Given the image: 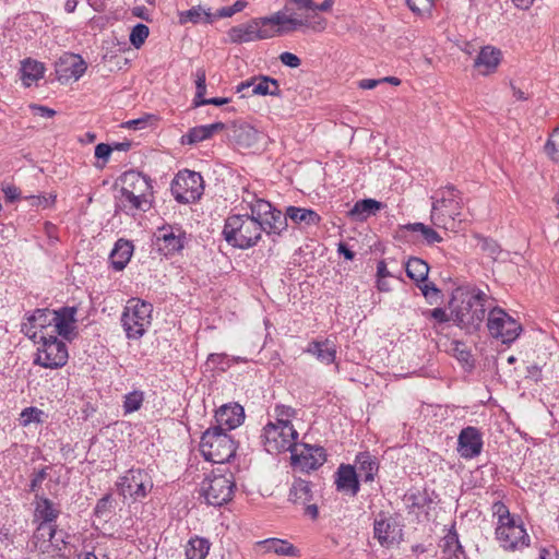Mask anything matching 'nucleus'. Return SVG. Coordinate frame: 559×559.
<instances>
[{
    "mask_svg": "<svg viewBox=\"0 0 559 559\" xmlns=\"http://www.w3.org/2000/svg\"><path fill=\"white\" fill-rule=\"evenodd\" d=\"M248 2L246 0H237L230 7H224L219 9L216 13L217 17H230L235 13L242 11L247 7Z\"/></svg>",
    "mask_w": 559,
    "mask_h": 559,
    "instance_id": "5fc2aeb1",
    "label": "nucleus"
},
{
    "mask_svg": "<svg viewBox=\"0 0 559 559\" xmlns=\"http://www.w3.org/2000/svg\"><path fill=\"white\" fill-rule=\"evenodd\" d=\"M355 466L342 464L336 472V488L338 491L355 497L359 491V479Z\"/></svg>",
    "mask_w": 559,
    "mask_h": 559,
    "instance_id": "5701e85b",
    "label": "nucleus"
},
{
    "mask_svg": "<svg viewBox=\"0 0 559 559\" xmlns=\"http://www.w3.org/2000/svg\"><path fill=\"white\" fill-rule=\"evenodd\" d=\"M200 450L206 461L224 464L235 455L236 443L221 427H211L201 438Z\"/></svg>",
    "mask_w": 559,
    "mask_h": 559,
    "instance_id": "39448f33",
    "label": "nucleus"
},
{
    "mask_svg": "<svg viewBox=\"0 0 559 559\" xmlns=\"http://www.w3.org/2000/svg\"><path fill=\"white\" fill-rule=\"evenodd\" d=\"M314 499L311 483L297 478L293 481L289 489L288 500L296 507L304 509L305 514L316 520L319 515L317 503L312 502Z\"/></svg>",
    "mask_w": 559,
    "mask_h": 559,
    "instance_id": "2eb2a0df",
    "label": "nucleus"
},
{
    "mask_svg": "<svg viewBox=\"0 0 559 559\" xmlns=\"http://www.w3.org/2000/svg\"><path fill=\"white\" fill-rule=\"evenodd\" d=\"M280 60L283 64L289 68H298L301 64V60L295 53L285 51L280 55Z\"/></svg>",
    "mask_w": 559,
    "mask_h": 559,
    "instance_id": "680f3d73",
    "label": "nucleus"
},
{
    "mask_svg": "<svg viewBox=\"0 0 559 559\" xmlns=\"http://www.w3.org/2000/svg\"><path fill=\"white\" fill-rule=\"evenodd\" d=\"M259 224L261 231L280 236L287 228V216L286 213L283 215L280 210L273 206L269 215Z\"/></svg>",
    "mask_w": 559,
    "mask_h": 559,
    "instance_id": "7c9ffc66",
    "label": "nucleus"
},
{
    "mask_svg": "<svg viewBox=\"0 0 559 559\" xmlns=\"http://www.w3.org/2000/svg\"><path fill=\"white\" fill-rule=\"evenodd\" d=\"M111 152H112V147L105 143H99L95 147V156L98 159H104L105 162L108 160Z\"/></svg>",
    "mask_w": 559,
    "mask_h": 559,
    "instance_id": "69168bd1",
    "label": "nucleus"
},
{
    "mask_svg": "<svg viewBox=\"0 0 559 559\" xmlns=\"http://www.w3.org/2000/svg\"><path fill=\"white\" fill-rule=\"evenodd\" d=\"M126 307L121 322L129 338H140L151 325L153 307L141 300H130Z\"/></svg>",
    "mask_w": 559,
    "mask_h": 559,
    "instance_id": "6e6552de",
    "label": "nucleus"
},
{
    "mask_svg": "<svg viewBox=\"0 0 559 559\" xmlns=\"http://www.w3.org/2000/svg\"><path fill=\"white\" fill-rule=\"evenodd\" d=\"M431 199V223L439 228L456 230L462 223V193L454 186H447L437 190Z\"/></svg>",
    "mask_w": 559,
    "mask_h": 559,
    "instance_id": "f03ea898",
    "label": "nucleus"
},
{
    "mask_svg": "<svg viewBox=\"0 0 559 559\" xmlns=\"http://www.w3.org/2000/svg\"><path fill=\"white\" fill-rule=\"evenodd\" d=\"M439 547L441 548L442 559H460L463 554L462 546L460 545L459 537L455 533L447 534Z\"/></svg>",
    "mask_w": 559,
    "mask_h": 559,
    "instance_id": "c9c22d12",
    "label": "nucleus"
},
{
    "mask_svg": "<svg viewBox=\"0 0 559 559\" xmlns=\"http://www.w3.org/2000/svg\"><path fill=\"white\" fill-rule=\"evenodd\" d=\"M492 514L498 519V525L502 523H510L511 520L515 519L511 515L509 508L502 501L493 502L491 507Z\"/></svg>",
    "mask_w": 559,
    "mask_h": 559,
    "instance_id": "09e8293b",
    "label": "nucleus"
},
{
    "mask_svg": "<svg viewBox=\"0 0 559 559\" xmlns=\"http://www.w3.org/2000/svg\"><path fill=\"white\" fill-rule=\"evenodd\" d=\"M272 207L273 205L269 201L259 199L251 205V214H249V217L260 223L269 215Z\"/></svg>",
    "mask_w": 559,
    "mask_h": 559,
    "instance_id": "c03bdc74",
    "label": "nucleus"
},
{
    "mask_svg": "<svg viewBox=\"0 0 559 559\" xmlns=\"http://www.w3.org/2000/svg\"><path fill=\"white\" fill-rule=\"evenodd\" d=\"M194 76H195V87H197L194 100L204 99L203 96L206 92V72L203 68H199V69H197Z\"/></svg>",
    "mask_w": 559,
    "mask_h": 559,
    "instance_id": "864d4df0",
    "label": "nucleus"
},
{
    "mask_svg": "<svg viewBox=\"0 0 559 559\" xmlns=\"http://www.w3.org/2000/svg\"><path fill=\"white\" fill-rule=\"evenodd\" d=\"M483 439L479 430L468 426L463 428L457 439V452L464 459H473L480 454Z\"/></svg>",
    "mask_w": 559,
    "mask_h": 559,
    "instance_id": "6ab92c4d",
    "label": "nucleus"
},
{
    "mask_svg": "<svg viewBox=\"0 0 559 559\" xmlns=\"http://www.w3.org/2000/svg\"><path fill=\"white\" fill-rule=\"evenodd\" d=\"M243 419V407L237 403L225 404L215 413L216 427H221L224 431L237 428L242 424Z\"/></svg>",
    "mask_w": 559,
    "mask_h": 559,
    "instance_id": "aec40b11",
    "label": "nucleus"
},
{
    "mask_svg": "<svg viewBox=\"0 0 559 559\" xmlns=\"http://www.w3.org/2000/svg\"><path fill=\"white\" fill-rule=\"evenodd\" d=\"M249 88H251V95H280V84L277 80L270 76H260L259 79L241 82L237 86V93L245 92Z\"/></svg>",
    "mask_w": 559,
    "mask_h": 559,
    "instance_id": "4be33fe9",
    "label": "nucleus"
},
{
    "mask_svg": "<svg viewBox=\"0 0 559 559\" xmlns=\"http://www.w3.org/2000/svg\"><path fill=\"white\" fill-rule=\"evenodd\" d=\"M2 192L4 194V198L8 202H14L20 199L21 191L17 187L14 185H3L2 186Z\"/></svg>",
    "mask_w": 559,
    "mask_h": 559,
    "instance_id": "e2e57ef3",
    "label": "nucleus"
},
{
    "mask_svg": "<svg viewBox=\"0 0 559 559\" xmlns=\"http://www.w3.org/2000/svg\"><path fill=\"white\" fill-rule=\"evenodd\" d=\"M490 335L503 344L513 343L522 332V325L502 308H492L487 318Z\"/></svg>",
    "mask_w": 559,
    "mask_h": 559,
    "instance_id": "9d476101",
    "label": "nucleus"
},
{
    "mask_svg": "<svg viewBox=\"0 0 559 559\" xmlns=\"http://www.w3.org/2000/svg\"><path fill=\"white\" fill-rule=\"evenodd\" d=\"M133 253V245L131 241L126 239H119L111 253L110 263L116 271H122L129 263Z\"/></svg>",
    "mask_w": 559,
    "mask_h": 559,
    "instance_id": "c85d7f7f",
    "label": "nucleus"
},
{
    "mask_svg": "<svg viewBox=\"0 0 559 559\" xmlns=\"http://www.w3.org/2000/svg\"><path fill=\"white\" fill-rule=\"evenodd\" d=\"M59 515V510L55 508L52 501L48 498L36 496V506L34 516L39 522L52 524Z\"/></svg>",
    "mask_w": 559,
    "mask_h": 559,
    "instance_id": "473e14b6",
    "label": "nucleus"
},
{
    "mask_svg": "<svg viewBox=\"0 0 559 559\" xmlns=\"http://www.w3.org/2000/svg\"><path fill=\"white\" fill-rule=\"evenodd\" d=\"M481 250L488 253L489 257L496 259L500 253V247L493 239L484 238L481 240Z\"/></svg>",
    "mask_w": 559,
    "mask_h": 559,
    "instance_id": "13d9d810",
    "label": "nucleus"
},
{
    "mask_svg": "<svg viewBox=\"0 0 559 559\" xmlns=\"http://www.w3.org/2000/svg\"><path fill=\"white\" fill-rule=\"evenodd\" d=\"M144 401V393L140 390H134L124 396L123 412L124 414H131L139 411Z\"/></svg>",
    "mask_w": 559,
    "mask_h": 559,
    "instance_id": "79ce46f5",
    "label": "nucleus"
},
{
    "mask_svg": "<svg viewBox=\"0 0 559 559\" xmlns=\"http://www.w3.org/2000/svg\"><path fill=\"white\" fill-rule=\"evenodd\" d=\"M171 193L182 204L191 203L201 198L204 186L199 173L185 169L179 171L171 182Z\"/></svg>",
    "mask_w": 559,
    "mask_h": 559,
    "instance_id": "9b49d317",
    "label": "nucleus"
},
{
    "mask_svg": "<svg viewBox=\"0 0 559 559\" xmlns=\"http://www.w3.org/2000/svg\"><path fill=\"white\" fill-rule=\"evenodd\" d=\"M76 312L78 309L75 307H62L59 310H52V333L71 341L74 336Z\"/></svg>",
    "mask_w": 559,
    "mask_h": 559,
    "instance_id": "a211bd4d",
    "label": "nucleus"
},
{
    "mask_svg": "<svg viewBox=\"0 0 559 559\" xmlns=\"http://www.w3.org/2000/svg\"><path fill=\"white\" fill-rule=\"evenodd\" d=\"M261 545L264 547L265 551L274 552L280 556H296L297 549L295 546L287 540L278 539V538H270L261 542Z\"/></svg>",
    "mask_w": 559,
    "mask_h": 559,
    "instance_id": "58836bf2",
    "label": "nucleus"
},
{
    "mask_svg": "<svg viewBox=\"0 0 559 559\" xmlns=\"http://www.w3.org/2000/svg\"><path fill=\"white\" fill-rule=\"evenodd\" d=\"M53 318L50 309H36L27 318V322L22 323L21 331L29 338L36 341L40 336H48L52 333Z\"/></svg>",
    "mask_w": 559,
    "mask_h": 559,
    "instance_id": "dca6fc26",
    "label": "nucleus"
},
{
    "mask_svg": "<svg viewBox=\"0 0 559 559\" xmlns=\"http://www.w3.org/2000/svg\"><path fill=\"white\" fill-rule=\"evenodd\" d=\"M286 216L287 219L304 228L318 226L322 219L313 210L293 205L286 209Z\"/></svg>",
    "mask_w": 559,
    "mask_h": 559,
    "instance_id": "393cba45",
    "label": "nucleus"
},
{
    "mask_svg": "<svg viewBox=\"0 0 559 559\" xmlns=\"http://www.w3.org/2000/svg\"><path fill=\"white\" fill-rule=\"evenodd\" d=\"M210 546L211 545L206 538L199 536L192 537L186 546V558L205 559L209 554Z\"/></svg>",
    "mask_w": 559,
    "mask_h": 559,
    "instance_id": "e433bc0d",
    "label": "nucleus"
},
{
    "mask_svg": "<svg viewBox=\"0 0 559 559\" xmlns=\"http://www.w3.org/2000/svg\"><path fill=\"white\" fill-rule=\"evenodd\" d=\"M435 0H407L408 8L418 15L430 13Z\"/></svg>",
    "mask_w": 559,
    "mask_h": 559,
    "instance_id": "603ef678",
    "label": "nucleus"
},
{
    "mask_svg": "<svg viewBox=\"0 0 559 559\" xmlns=\"http://www.w3.org/2000/svg\"><path fill=\"white\" fill-rule=\"evenodd\" d=\"M497 539L504 549L515 550L528 546L530 537L520 520L513 519L510 523L497 525Z\"/></svg>",
    "mask_w": 559,
    "mask_h": 559,
    "instance_id": "4468645a",
    "label": "nucleus"
},
{
    "mask_svg": "<svg viewBox=\"0 0 559 559\" xmlns=\"http://www.w3.org/2000/svg\"><path fill=\"white\" fill-rule=\"evenodd\" d=\"M24 199L27 200L33 206H41L45 209L55 203L56 195H27Z\"/></svg>",
    "mask_w": 559,
    "mask_h": 559,
    "instance_id": "6e6d98bb",
    "label": "nucleus"
},
{
    "mask_svg": "<svg viewBox=\"0 0 559 559\" xmlns=\"http://www.w3.org/2000/svg\"><path fill=\"white\" fill-rule=\"evenodd\" d=\"M56 535V526L53 524L39 522L37 525L33 538L32 544H37L39 542H44L50 538H55Z\"/></svg>",
    "mask_w": 559,
    "mask_h": 559,
    "instance_id": "37998d69",
    "label": "nucleus"
},
{
    "mask_svg": "<svg viewBox=\"0 0 559 559\" xmlns=\"http://www.w3.org/2000/svg\"><path fill=\"white\" fill-rule=\"evenodd\" d=\"M44 70L43 63L32 59L24 60L21 67V80L23 84L31 86L43 76Z\"/></svg>",
    "mask_w": 559,
    "mask_h": 559,
    "instance_id": "f704fd0d",
    "label": "nucleus"
},
{
    "mask_svg": "<svg viewBox=\"0 0 559 559\" xmlns=\"http://www.w3.org/2000/svg\"><path fill=\"white\" fill-rule=\"evenodd\" d=\"M274 412L276 415V421L274 423L278 425H292L290 418L296 415V411L286 405H276Z\"/></svg>",
    "mask_w": 559,
    "mask_h": 559,
    "instance_id": "8fccbe9b",
    "label": "nucleus"
},
{
    "mask_svg": "<svg viewBox=\"0 0 559 559\" xmlns=\"http://www.w3.org/2000/svg\"><path fill=\"white\" fill-rule=\"evenodd\" d=\"M60 71L66 73L67 78L79 80L86 71V62L81 56L74 53H64L59 62Z\"/></svg>",
    "mask_w": 559,
    "mask_h": 559,
    "instance_id": "c756f323",
    "label": "nucleus"
},
{
    "mask_svg": "<svg viewBox=\"0 0 559 559\" xmlns=\"http://www.w3.org/2000/svg\"><path fill=\"white\" fill-rule=\"evenodd\" d=\"M401 228L414 233H420L428 245H433L436 242L442 241V237L435 229L423 223H408L402 226Z\"/></svg>",
    "mask_w": 559,
    "mask_h": 559,
    "instance_id": "a19ab883",
    "label": "nucleus"
},
{
    "mask_svg": "<svg viewBox=\"0 0 559 559\" xmlns=\"http://www.w3.org/2000/svg\"><path fill=\"white\" fill-rule=\"evenodd\" d=\"M156 243L165 255L180 251L185 246V233L179 227L163 226L157 229Z\"/></svg>",
    "mask_w": 559,
    "mask_h": 559,
    "instance_id": "f3484780",
    "label": "nucleus"
},
{
    "mask_svg": "<svg viewBox=\"0 0 559 559\" xmlns=\"http://www.w3.org/2000/svg\"><path fill=\"white\" fill-rule=\"evenodd\" d=\"M487 300L488 296L479 289L462 294L460 304L451 311L453 322L468 333L476 332L486 317Z\"/></svg>",
    "mask_w": 559,
    "mask_h": 559,
    "instance_id": "7ed1b4c3",
    "label": "nucleus"
},
{
    "mask_svg": "<svg viewBox=\"0 0 559 559\" xmlns=\"http://www.w3.org/2000/svg\"><path fill=\"white\" fill-rule=\"evenodd\" d=\"M46 477V468H41L37 473H35L31 480L29 490L33 492L37 491V489L40 487L41 483L45 480Z\"/></svg>",
    "mask_w": 559,
    "mask_h": 559,
    "instance_id": "0e129e2a",
    "label": "nucleus"
},
{
    "mask_svg": "<svg viewBox=\"0 0 559 559\" xmlns=\"http://www.w3.org/2000/svg\"><path fill=\"white\" fill-rule=\"evenodd\" d=\"M235 481L233 474L207 475L200 485V496L207 504L221 507L227 503L234 493Z\"/></svg>",
    "mask_w": 559,
    "mask_h": 559,
    "instance_id": "0eeeda50",
    "label": "nucleus"
},
{
    "mask_svg": "<svg viewBox=\"0 0 559 559\" xmlns=\"http://www.w3.org/2000/svg\"><path fill=\"white\" fill-rule=\"evenodd\" d=\"M289 12L290 8L286 4L282 11H277L271 16L253 19L246 24L234 26L228 32L229 39L231 43L239 44L267 39L274 35L294 32L304 22L298 21Z\"/></svg>",
    "mask_w": 559,
    "mask_h": 559,
    "instance_id": "f257e3e1",
    "label": "nucleus"
},
{
    "mask_svg": "<svg viewBox=\"0 0 559 559\" xmlns=\"http://www.w3.org/2000/svg\"><path fill=\"white\" fill-rule=\"evenodd\" d=\"M453 352L455 357L464 364H471L472 355L468 350L464 348V344L460 342L454 343Z\"/></svg>",
    "mask_w": 559,
    "mask_h": 559,
    "instance_id": "052dcab7",
    "label": "nucleus"
},
{
    "mask_svg": "<svg viewBox=\"0 0 559 559\" xmlns=\"http://www.w3.org/2000/svg\"><path fill=\"white\" fill-rule=\"evenodd\" d=\"M29 108L34 115H38L45 118H51L56 115V111L53 109L48 108L46 106L32 104Z\"/></svg>",
    "mask_w": 559,
    "mask_h": 559,
    "instance_id": "774afa93",
    "label": "nucleus"
},
{
    "mask_svg": "<svg viewBox=\"0 0 559 559\" xmlns=\"http://www.w3.org/2000/svg\"><path fill=\"white\" fill-rule=\"evenodd\" d=\"M122 187L120 193H129L133 191L134 194L140 197H152V183L150 178L141 173L131 170L127 171L121 177Z\"/></svg>",
    "mask_w": 559,
    "mask_h": 559,
    "instance_id": "412c9836",
    "label": "nucleus"
},
{
    "mask_svg": "<svg viewBox=\"0 0 559 559\" xmlns=\"http://www.w3.org/2000/svg\"><path fill=\"white\" fill-rule=\"evenodd\" d=\"M500 60L501 51L495 47L486 46L479 51L474 61V67L479 70L480 74L487 75L496 71Z\"/></svg>",
    "mask_w": 559,
    "mask_h": 559,
    "instance_id": "b1692460",
    "label": "nucleus"
},
{
    "mask_svg": "<svg viewBox=\"0 0 559 559\" xmlns=\"http://www.w3.org/2000/svg\"><path fill=\"white\" fill-rule=\"evenodd\" d=\"M223 235L228 245L249 249L261 239V226L249 214H234L226 218Z\"/></svg>",
    "mask_w": 559,
    "mask_h": 559,
    "instance_id": "20e7f679",
    "label": "nucleus"
},
{
    "mask_svg": "<svg viewBox=\"0 0 559 559\" xmlns=\"http://www.w3.org/2000/svg\"><path fill=\"white\" fill-rule=\"evenodd\" d=\"M296 19H297L298 21H302V22H304V24H301V25H298V26H297V29H298V28H300V27L306 26V27H310V28H312V29H313V31H316V32H322V31H324V29H325V27H326V21H325V19H323V17H318V20H316V21H313V22H311V21L308 19V16H305L304 19H298V17H296Z\"/></svg>",
    "mask_w": 559,
    "mask_h": 559,
    "instance_id": "4d7b16f0",
    "label": "nucleus"
},
{
    "mask_svg": "<svg viewBox=\"0 0 559 559\" xmlns=\"http://www.w3.org/2000/svg\"><path fill=\"white\" fill-rule=\"evenodd\" d=\"M35 342L40 344L34 359L36 365L56 369L67 364L69 357L67 345L57 335L51 333L48 336H40Z\"/></svg>",
    "mask_w": 559,
    "mask_h": 559,
    "instance_id": "1a4fd4ad",
    "label": "nucleus"
},
{
    "mask_svg": "<svg viewBox=\"0 0 559 559\" xmlns=\"http://www.w3.org/2000/svg\"><path fill=\"white\" fill-rule=\"evenodd\" d=\"M399 531L394 522L385 519L376 520L373 536L382 547L390 548L397 540Z\"/></svg>",
    "mask_w": 559,
    "mask_h": 559,
    "instance_id": "a878e982",
    "label": "nucleus"
},
{
    "mask_svg": "<svg viewBox=\"0 0 559 559\" xmlns=\"http://www.w3.org/2000/svg\"><path fill=\"white\" fill-rule=\"evenodd\" d=\"M423 285H418V287L420 288L423 295L426 297V298H430L432 296H437L440 290L437 288V286L432 283V282H421Z\"/></svg>",
    "mask_w": 559,
    "mask_h": 559,
    "instance_id": "338daca9",
    "label": "nucleus"
},
{
    "mask_svg": "<svg viewBox=\"0 0 559 559\" xmlns=\"http://www.w3.org/2000/svg\"><path fill=\"white\" fill-rule=\"evenodd\" d=\"M119 493L124 498L129 497L133 500H140L146 497V495L153 488V481L151 476L141 468L129 469L126 475L120 477L117 483Z\"/></svg>",
    "mask_w": 559,
    "mask_h": 559,
    "instance_id": "f8f14e48",
    "label": "nucleus"
},
{
    "mask_svg": "<svg viewBox=\"0 0 559 559\" xmlns=\"http://www.w3.org/2000/svg\"><path fill=\"white\" fill-rule=\"evenodd\" d=\"M33 546L35 550L41 555L48 554L55 556L61 550V546L58 543H55L53 538L33 544Z\"/></svg>",
    "mask_w": 559,
    "mask_h": 559,
    "instance_id": "3c124183",
    "label": "nucleus"
},
{
    "mask_svg": "<svg viewBox=\"0 0 559 559\" xmlns=\"http://www.w3.org/2000/svg\"><path fill=\"white\" fill-rule=\"evenodd\" d=\"M356 472L364 481H372L379 469V463L376 456L369 452H361L356 456Z\"/></svg>",
    "mask_w": 559,
    "mask_h": 559,
    "instance_id": "cd10ccee",
    "label": "nucleus"
},
{
    "mask_svg": "<svg viewBox=\"0 0 559 559\" xmlns=\"http://www.w3.org/2000/svg\"><path fill=\"white\" fill-rule=\"evenodd\" d=\"M179 22L180 24H186L188 22L193 24H198L200 22L212 23L213 15L210 10H205L201 5H197L187 11L180 12Z\"/></svg>",
    "mask_w": 559,
    "mask_h": 559,
    "instance_id": "4c0bfd02",
    "label": "nucleus"
},
{
    "mask_svg": "<svg viewBox=\"0 0 559 559\" xmlns=\"http://www.w3.org/2000/svg\"><path fill=\"white\" fill-rule=\"evenodd\" d=\"M121 203L124 209L141 210L146 212L152 206V200L148 197H140L134 194L133 191L129 193H121Z\"/></svg>",
    "mask_w": 559,
    "mask_h": 559,
    "instance_id": "ea45409f",
    "label": "nucleus"
},
{
    "mask_svg": "<svg viewBox=\"0 0 559 559\" xmlns=\"http://www.w3.org/2000/svg\"><path fill=\"white\" fill-rule=\"evenodd\" d=\"M290 453L292 466L300 472L309 473L318 469L326 461L325 450L322 447L296 444Z\"/></svg>",
    "mask_w": 559,
    "mask_h": 559,
    "instance_id": "ddd939ff",
    "label": "nucleus"
},
{
    "mask_svg": "<svg viewBox=\"0 0 559 559\" xmlns=\"http://www.w3.org/2000/svg\"><path fill=\"white\" fill-rule=\"evenodd\" d=\"M298 432L293 425L267 423L261 435V442L270 454L290 451L296 445Z\"/></svg>",
    "mask_w": 559,
    "mask_h": 559,
    "instance_id": "423d86ee",
    "label": "nucleus"
},
{
    "mask_svg": "<svg viewBox=\"0 0 559 559\" xmlns=\"http://www.w3.org/2000/svg\"><path fill=\"white\" fill-rule=\"evenodd\" d=\"M545 152L554 162H559V128L550 134L545 144Z\"/></svg>",
    "mask_w": 559,
    "mask_h": 559,
    "instance_id": "de8ad7c7",
    "label": "nucleus"
},
{
    "mask_svg": "<svg viewBox=\"0 0 559 559\" xmlns=\"http://www.w3.org/2000/svg\"><path fill=\"white\" fill-rule=\"evenodd\" d=\"M405 271L411 280L419 284L427 281L429 265L423 259L411 257L405 264Z\"/></svg>",
    "mask_w": 559,
    "mask_h": 559,
    "instance_id": "72a5a7b5",
    "label": "nucleus"
},
{
    "mask_svg": "<svg viewBox=\"0 0 559 559\" xmlns=\"http://www.w3.org/2000/svg\"><path fill=\"white\" fill-rule=\"evenodd\" d=\"M148 34H150V29L146 25L144 24H136L131 33H130V43L135 47V48H140L145 39L148 37Z\"/></svg>",
    "mask_w": 559,
    "mask_h": 559,
    "instance_id": "49530a36",
    "label": "nucleus"
},
{
    "mask_svg": "<svg viewBox=\"0 0 559 559\" xmlns=\"http://www.w3.org/2000/svg\"><path fill=\"white\" fill-rule=\"evenodd\" d=\"M306 352L313 355L320 362L330 365L336 358V345L333 341H312L309 343Z\"/></svg>",
    "mask_w": 559,
    "mask_h": 559,
    "instance_id": "bb28decb",
    "label": "nucleus"
},
{
    "mask_svg": "<svg viewBox=\"0 0 559 559\" xmlns=\"http://www.w3.org/2000/svg\"><path fill=\"white\" fill-rule=\"evenodd\" d=\"M424 314L427 318L435 319L438 323H445V322L450 321V319H452V316L450 317L445 312V310L442 309V308H435V309H431V310H427L426 312H424Z\"/></svg>",
    "mask_w": 559,
    "mask_h": 559,
    "instance_id": "bf43d9fd",
    "label": "nucleus"
},
{
    "mask_svg": "<svg viewBox=\"0 0 559 559\" xmlns=\"http://www.w3.org/2000/svg\"><path fill=\"white\" fill-rule=\"evenodd\" d=\"M210 139L209 130L205 126L194 127L189 130L187 134L182 136V144H194L204 140Z\"/></svg>",
    "mask_w": 559,
    "mask_h": 559,
    "instance_id": "a18cd8bd",
    "label": "nucleus"
},
{
    "mask_svg": "<svg viewBox=\"0 0 559 559\" xmlns=\"http://www.w3.org/2000/svg\"><path fill=\"white\" fill-rule=\"evenodd\" d=\"M384 205L373 199H364L357 201L355 205L348 212V215L355 221H365L371 215H374L377 211L381 210Z\"/></svg>",
    "mask_w": 559,
    "mask_h": 559,
    "instance_id": "2f4dec72",
    "label": "nucleus"
}]
</instances>
